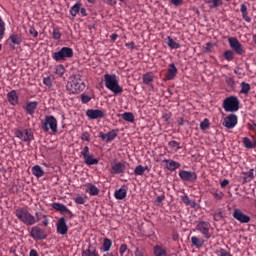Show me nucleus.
Returning a JSON list of instances; mask_svg holds the SVG:
<instances>
[{
	"instance_id": "f704fd0d",
	"label": "nucleus",
	"mask_w": 256,
	"mask_h": 256,
	"mask_svg": "<svg viewBox=\"0 0 256 256\" xmlns=\"http://www.w3.org/2000/svg\"><path fill=\"white\" fill-rule=\"evenodd\" d=\"M122 119L124 121H128V123H133L135 121V115L132 112H125L121 114Z\"/></svg>"
},
{
	"instance_id": "8fccbe9b",
	"label": "nucleus",
	"mask_w": 256,
	"mask_h": 256,
	"mask_svg": "<svg viewBox=\"0 0 256 256\" xmlns=\"http://www.w3.org/2000/svg\"><path fill=\"white\" fill-rule=\"evenodd\" d=\"M255 169H250L248 172H242V175L248 177L251 181L255 179V174H254Z\"/></svg>"
},
{
	"instance_id": "6ab92c4d",
	"label": "nucleus",
	"mask_w": 256,
	"mask_h": 256,
	"mask_svg": "<svg viewBox=\"0 0 256 256\" xmlns=\"http://www.w3.org/2000/svg\"><path fill=\"white\" fill-rule=\"evenodd\" d=\"M99 137L100 139H102V141H105V143H111V141H113L115 137H117V131L111 130L106 134L103 132H100Z\"/></svg>"
},
{
	"instance_id": "e2e57ef3",
	"label": "nucleus",
	"mask_w": 256,
	"mask_h": 256,
	"mask_svg": "<svg viewBox=\"0 0 256 256\" xmlns=\"http://www.w3.org/2000/svg\"><path fill=\"white\" fill-rule=\"evenodd\" d=\"M170 2L172 5H175V7H179L183 3V0H170Z\"/></svg>"
},
{
	"instance_id": "4be33fe9",
	"label": "nucleus",
	"mask_w": 256,
	"mask_h": 256,
	"mask_svg": "<svg viewBox=\"0 0 256 256\" xmlns=\"http://www.w3.org/2000/svg\"><path fill=\"white\" fill-rule=\"evenodd\" d=\"M7 99L10 105H17V103H19V95L17 94V91L11 90L8 92Z\"/></svg>"
},
{
	"instance_id": "ddd939ff",
	"label": "nucleus",
	"mask_w": 256,
	"mask_h": 256,
	"mask_svg": "<svg viewBox=\"0 0 256 256\" xmlns=\"http://www.w3.org/2000/svg\"><path fill=\"white\" fill-rule=\"evenodd\" d=\"M56 231L58 235H67L69 232V227L67 226V220H65V217H61L56 223Z\"/></svg>"
},
{
	"instance_id": "a19ab883",
	"label": "nucleus",
	"mask_w": 256,
	"mask_h": 256,
	"mask_svg": "<svg viewBox=\"0 0 256 256\" xmlns=\"http://www.w3.org/2000/svg\"><path fill=\"white\" fill-rule=\"evenodd\" d=\"M211 126V122L207 118H205L201 123H200V129L201 131H207L209 127Z\"/></svg>"
},
{
	"instance_id": "a211bd4d",
	"label": "nucleus",
	"mask_w": 256,
	"mask_h": 256,
	"mask_svg": "<svg viewBox=\"0 0 256 256\" xmlns=\"http://www.w3.org/2000/svg\"><path fill=\"white\" fill-rule=\"evenodd\" d=\"M37 107H39V102L37 101H29L26 103L24 110L26 111L27 115H35V111H37Z\"/></svg>"
},
{
	"instance_id": "79ce46f5",
	"label": "nucleus",
	"mask_w": 256,
	"mask_h": 256,
	"mask_svg": "<svg viewBox=\"0 0 256 256\" xmlns=\"http://www.w3.org/2000/svg\"><path fill=\"white\" fill-rule=\"evenodd\" d=\"M86 165H95L97 163V159L93 158L90 154L88 156H84Z\"/></svg>"
},
{
	"instance_id": "dca6fc26",
	"label": "nucleus",
	"mask_w": 256,
	"mask_h": 256,
	"mask_svg": "<svg viewBox=\"0 0 256 256\" xmlns=\"http://www.w3.org/2000/svg\"><path fill=\"white\" fill-rule=\"evenodd\" d=\"M233 217L239 223H249L251 221V217L243 213L240 209H234Z\"/></svg>"
},
{
	"instance_id": "37998d69",
	"label": "nucleus",
	"mask_w": 256,
	"mask_h": 256,
	"mask_svg": "<svg viewBox=\"0 0 256 256\" xmlns=\"http://www.w3.org/2000/svg\"><path fill=\"white\" fill-rule=\"evenodd\" d=\"M55 74L58 75L59 77H63V75H65V66L61 64L56 66Z\"/></svg>"
},
{
	"instance_id": "aec40b11",
	"label": "nucleus",
	"mask_w": 256,
	"mask_h": 256,
	"mask_svg": "<svg viewBox=\"0 0 256 256\" xmlns=\"http://www.w3.org/2000/svg\"><path fill=\"white\" fill-rule=\"evenodd\" d=\"M163 163L166 164L165 167L166 169H168V171H176V169H179L181 167V163L171 159H164Z\"/></svg>"
},
{
	"instance_id": "2f4dec72",
	"label": "nucleus",
	"mask_w": 256,
	"mask_h": 256,
	"mask_svg": "<svg viewBox=\"0 0 256 256\" xmlns=\"http://www.w3.org/2000/svg\"><path fill=\"white\" fill-rule=\"evenodd\" d=\"M85 192L89 193L90 195H97V186L93 185L92 183H87L85 185Z\"/></svg>"
},
{
	"instance_id": "ea45409f",
	"label": "nucleus",
	"mask_w": 256,
	"mask_h": 256,
	"mask_svg": "<svg viewBox=\"0 0 256 256\" xmlns=\"http://www.w3.org/2000/svg\"><path fill=\"white\" fill-rule=\"evenodd\" d=\"M243 145H244V147H246V149H253V147H256V142H255V144H253V142H251V139L244 137Z\"/></svg>"
},
{
	"instance_id": "473e14b6",
	"label": "nucleus",
	"mask_w": 256,
	"mask_h": 256,
	"mask_svg": "<svg viewBox=\"0 0 256 256\" xmlns=\"http://www.w3.org/2000/svg\"><path fill=\"white\" fill-rule=\"evenodd\" d=\"M167 45L168 47H170V49H180L181 48V44H179L178 42H175V40H173L171 38V36L167 37Z\"/></svg>"
},
{
	"instance_id": "0e129e2a",
	"label": "nucleus",
	"mask_w": 256,
	"mask_h": 256,
	"mask_svg": "<svg viewBox=\"0 0 256 256\" xmlns=\"http://www.w3.org/2000/svg\"><path fill=\"white\" fill-rule=\"evenodd\" d=\"M89 137L90 136H89L88 132H83L81 139H82V141H89Z\"/></svg>"
},
{
	"instance_id": "774afa93",
	"label": "nucleus",
	"mask_w": 256,
	"mask_h": 256,
	"mask_svg": "<svg viewBox=\"0 0 256 256\" xmlns=\"http://www.w3.org/2000/svg\"><path fill=\"white\" fill-rule=\"evenodd\" d=\"M135 256H145V254L142 252V250H140L139 248H136Z\"/></svg>"
},
{
	"instance_id": "bf43d9fd",
	"label": "nucleus",
	"mask_w": 256,
	"mask_h": 256,
	"mask_svg": "<svg viewBox=\"0 0 256 256\" xmlns=\"http://www.w3.org/2000/svg\"><path fill=\"white\" fill-rule=\"evenodd\" d=\"M234 73H235V75H238L239 77H243V75H245V74L243 73V68H236V69L234 70Z\"/></svg>"
},
{
	"instance_id": "9d476101",
	"label": "nucleus",
	"mask_w": 256,
	"mask_h": 256,
	"mask_svg": "<svg viewBox=\"0 0 256 256\" xmlns=\"http://www.w3.org/2000/svg\"><path fill=\"white\" fill-rule=\"evenodd\" d=\"M30 237L35 241H43L44 239H47V232L39 226H34L31 228Z\"/></svg>"
},
{
	"instance_id": "e433bc0d",
	"label": "nucleus",
	"mask_w": 256,
	"mask_h": 256,
	"mask_svg": "<svg viewBox=\"0 0 256 256\" xmlns=\"http://www.w3.org/2000/svg\"><path fill=\"white\" fill-rule=\"evenodd\" d=\"M212 196L214 197L215 201H222L223 197H225V194L223 193V191L217 189L212 192Z\"/></svg>"
},
{
	"instance_id": "9b49d317",
	"label": "nucleus",
	"mask_w": 256,
	"mask_h": 256,
	"mask_svg": "<svg viewBox=\"0 0 256 256\" xmlns=\"http://www.w3.org/2000/svg\"><path fill=\"white\" fill-rule=\"evenodd\" d=\"M180 179L186 181L187 183H195L197 181V173L188 170H180L178 172Z\"/></svg>"
},
{
	"instance_id": "de8ad7c7",
	"label": "nucleus",
	"mask_w": 256,
	"mask_h": 256,
	"mask_svg": "<svg viewBox=\"0 0 256 256\" xmlns=\"http://www.w3.org/2000/svg\"><path fill=\"white\" fill-rule=\"evenodd\" d=\"M75 203H77V205H85V203H87V196H77Z\"/></svg>"
},
{
	"instance_id": "69168bd1",
	"label": "nucleus",
	"mask_w": 256,
	"mask_h": 256,
	"mask_svg": "<svg viewBox=\"0 0 256 256\" xmlns=\"http://www.w3.org/2000/svg\"><path fill=\"white\" fill-rule=\"evenodd\" d=\"M82 256H97L94 252H91V250H87L83 252Z\"/></svg>"
},
{
	"instance_id": "a878e982",
	"label": "nucleus",
	"mask_w": 256,
	"mask_h": 256,
	"mask_svg": "<svg viewBox=\"0 0 256 256\" xmlns=\"http://www.w3.org/2000/svg\"><path fill=\"white\" fill-rule=\"evenodd\" d=\"M240 11L242 13V18L244 19V21H246V23H251V17H249V11L247 9V5L241 4Z\"/></svg>"
},
{
	"instance_id": "864d4df0",
	"label": "nucleus",
	"mask_w": 256,
	"mask_h": 256,
	"mask_svg": "<svg viewBox=\"0 0 256 256\" xmlns=\"http://www.w3.org/2000/svg\"><path fill=\"white\" fill-rule=\"evenodd\" d=\"M81 101H82V103H89V101H91V96H89L87 94H82Z\"/></svg>"
},
{
	"instance_id": "cd10ccee",
	"label": "nucleus",
	"mask_w": 256,
	"mask_h": 256,
	"mask_svg": "<svg viewBox=\"0 0 256 256\" xmlns=\"http://www.w3.org/2000/svg\"><path fill=\"white\" fill-rule=\"evenodd\" d=\"M111 245H113V241L109 238H104L100 251H102V253H107V251H110Z\"/></svg>"
},
{
	"instance_id": "7ed1b4c3",
	"label": "nucleus",
	"mask_w": 256,
	"mask_h": 256,
	"mask_svg": "<svg viewBox=\"0 0 256 256\" xmlns=\"http://www.w3.org/2000/svg\"><path fill=\"white\" fill-rule=\"evenodd\" d=\"M104 82L106 89H109L114 95H121L123 93V87L119 85V80H117V75L115 74H105Z\"/></svg>"
},
{
	"instance_id": "20e7f679",
	"label": "nucleus",
	"mask_w": 256,
	"mask_h": 256,
	"mask_svg": "<svg viewBox=\"0 0 256 256\" xmlns=\"http://www.w3.org/2000/svg\"><path fill=\"white\" fill-rule=\"evenodd\" d=\"M73 55V48L64 46L59 51L52 53V59H54L56 63H61V61L72 59Z\"/></svg>"
},
{
	"instance_id": "1a4fd4ad",
	"label": "nucleus",
	"mask_w": 256,
	"mask_h": 256,
	"mask_svg": "<svg viewBox=\"0 0 256 256\" xmlns=\"http://www.w3.org/2000/svg\"><path fill=\"white\" fill-rule=\"evenodd\" d=\"M211 229V223L207 221H198L196 224V231H199L205 239H209L211 237V233L209 232Z\"/></svg>"
},
{
	"instance_id": "4468645a",
	"label": "nucleus",
	"mask_w": 256,
	"mask_h": 256,
	"mask_svg": "<svg viewBox=\"0 0 256 256\" xmlns=\"http://www.w3.org/2000/svg\"><path fill=\"white\" fill-rule=\"evenodd\" d=\"M222 125L226 127V129H234V127L237 126V115L229 114L224 118Z\"/></svg>"
},
{
	"instance_id": "5fc2aeb1",
	"label": "nucleus",
	"mask_w": 256,
	"mask_h": 256,
	"mask_svg": "<svg viewBox=\"0 0 256 256\" xmlns=\"http://www.w3.org/2000/svg\"><path fill=\"white\" fill-rule=\"evenodd\" d=\"M105 115H107L105 110H97V119H103L105 118Z\"/></svg>"
},
{
	"instance_id": "09e8293b",
	"label": "nucleus",
	"mask_w": 256,
	"mask_h": 256,
	"mask_svg": "<svg viewBox=\"0 0 256 256\" xmlns=\"http://www.w3.org/2000/svg\"><path fill=\"white\" fill-rule=\"evenodd\" d=\"M53 39H56V41H59L61 39V30L59 28H54L52 32Z\"/></svg>"
},
{
	"instance_id": "3c124183",
	"label": "nucleus",
	"mask_w": 256,
	"mask_h": 256,
	"mask_svg": "<svg viewBox=\"0 0 256 256\" xmlns=\"http://www.w3.org/2000/svg\"><path fill=\"white\" fill-rule=\"evenodd\" d=\"M86 115L89 119H97V110H87Z\"/></svg>"
},
{
	"instance_id": "bb28decb",
	"label": "nucleus",
	"mask_w": 256,
	"mask_h": 256,
	"mask_svg": "<svg viewBox=\"0 0 256 256\" xmlns=\"http://www.w3.org/2000/svg\"><path fill=\"white\" fill-rule=\"evenodd\" d=\"M153 251L155 256H167V248L161 245L154 246Z\"/></svg>"
},
{
	"instance_id": "4d7b16f0",
	"label": "nucleus",
	"mask_w": 256,
	"mask_h": 256,
	"mask_svg": "<svg viewBox=\"0 0 256 256\" xmlns=\"http://www.w3.org/2000/svg\"><path fill=\"white\" fill-rule=\"evenodd\" d=\"M127 251V244H122L119 248V253L121 256L125 255V252Z\"/></svg>"
},
{
	"instance_id": "423d86ee",
	"label": "nucleus",
	"mask_w": 256,
	"mask_h": 256,
	"mask_svg": "<svg viewBox=\"0 0 256 256\" xmlns=\"http://www.w3.org/2000/svg\"><path fill=\"white\" fill-rule=\"evenodd\" d=\"M41 125L45 133H48V131L57 133V118H55V116H45L44 120L41 122Z\"/></svg>"
},
{
	"instance_id": "a18cd8bd",
	"label": "nucleus",
	"mask_w": 256,
	"mask_h": 256,
	"mask_svg": "<svg viewBox=\"0 0 256 256\" xmlns=\"http://www.w3.org/2000/svg\"><path fill=\"white\" fill-rule=\"evenodd\" d=\"M134 174L138 176H142L145 174V168L142 165H138L134 169Z\"/></svg>"
},
{
	"instance_id": "58836bf2",
	"label": "nucleus",
	"mask_w": 256,
	"mask_h": 256,
	"mask_svg": "<svg viewBox=\"0 0 256 256\" xmlns=\"http://www.w3.org/2000/svg\"><path fill=\"white\" fill-rule=\"evenodd\" d=\"M180 199L182 202L185 203V205H190V207H195V201H191L188 195H182L180 196Z\"/></svg>"
},
{
	"instance_id": "0eeeda50",
	"label": "nucleus",
	"mask_w": 256,
	"mask_h": 256,
	"mask_svg": "<svg viewBox=\"0 0 256 256\" xmlns=\"http://www.w3.org/2000/svg\"><path fill=\"white\" fill-rule=\"evenodd\" d=\"M127 169H129V163L126 161L114 162L111 164L110 173L112 175H125Z\"/></svg>"
},
{
	"instance_id": "052dcab7",
	"label": "nucleus",
	"mask_w": 256,
	"mask_h": 256,
	"mask_svg": "<svg viewBox=\"0 0 256 256\" xmlns=\"http://www.w3.org/2000/svg\"><path fill=\"white\" fill-rule=\"evenodd\" d=\"M29 33H30L34 38H37L38 35H39V32H37V31L35 30V28H33V27H31V28L29 29Z\"/></svg>"
},
{
	"instance_id": "6e6552de",
	"label": "nucleus",
	"mask_w": 256,
	"mask_h": 256,
	"mask_svg": "<svg viewBox=\"0 0 256 256\" xmlns=\"http://www.w3.org/2000/svg\"><path fill=\"white\" fill-rule=\"evenodd\" d=\"M228 43L230 45V48L236 55H245V48H243V45L236 37H229Z\"/></svg>"
},
{
	"instance_id": "2eb2a0df",
	"label": "nucleus",
	"mask_w": 256,
	"mask_h": 256,
	"mask_svg": "<svg viewBox=\"0 0 256 256\" xmlns=\"http://www.w3.org/2000/svg\"><path fill=\"white\" fill-rule=\"evenodd\" d=\"M7 42L9 43L10 49H15L16 46H19L21 43H23V36L21 34H11Z\"/></svg>"
},
{
	"instance_id": "49530a36",
	"label": "nucleus",
	"mask_w": 256,
	"mask_h": 256,
	"mask_svg": "<svg viewBox=\"0 0 256 256\" xmlns=\"http://www.w3.org/2000/svg\"><path fill=\"white\" fill-rule=\"evenodd\" d=\"M216 255L217 256H233V254H231V252L225 250L224 248H220L216 251Z\"/></svg>"
},
{
	"instance_id": "f257e3e1",
	"label": "nucleus",
	"mask_w": 256,
	"mask_h": 256,
	"mask_svg": "<svg viewBox=\"0 0 256 256\" xmlns=\"http://www.w3.org/2000/svg\"><path fill=\"white\" fill-rule=\"evenodd\" d=\"M85 87V81L81 79V75H72L66 84V91L69 95H77L83 93Z\"/></svg>"
},
{
	"instance_id": "c9c22d12",
	"label": "nucleus",
	"mask_w": 256,
	"mask_h": 256,
	"mask_svg": "<svg viewBox=\"0 0 256 256\" xmlns=\"http://www.w3.org/2000/svg\"><path fill=\"white\" fill-rule=\"evenodd\" d=\"M79 11H81V3H76L70 8V15H72V17H77Z\"/></svg>"
},
{
	"instance_id": "c03bdc74",
	"label": "nucleus",
	"mask_w": 256,
	"mask_h": 256,
	"mask_svg": "<svg viewBox=\"0 0 256 256\" xmlns=\"http://www.w3.org/2000/svg\"><path fill=\"white\" fill-rule=\"evenodd\" d=\"M5 37V21L0 16V41Z\"/></svg>"
},
{
	"instance_id": "338daca9",
	"label": "nucleus",
	"mask_w": 256,
	"mask_h": 256,
	"mask_svg": "<svg viewBox=\"0 0 256 256\" xmlns=\"http://www.w3.org/2000/svg\"><path fill=\"white\" fill-rule=\"evenodd\" d=\"M249 131H256V123L252 122L251 124H248Z\"/></svg>"
},
{
	"instance_id": "13d9d810",
	"label": "nucleus",
	"mask_w": 256,
	"mask_h": 256,
	"mask_svg": "<svg viewBox=\"0 0 256 256\" xmlns=\"http://www.w3.org/2000/svg\"><path fill=\"white\" fill-rule=\"evenodd\" d=\"M43 83L44 85H46L47 87H51L53 84L51 83V78L50 77H46L43 79Z\"/></svg>"
},
{
	"instance_id": "72a5a7b5",
	"label": "nucleus",
	"mask_w": 256,
	"mask_h": 256,
	"mask_svg": "<svg viewBox=\"0 0 256 256\" xmlns=\"http://www.w3.org/2000/svg\"><path fill=\"white\" fill-rule=\"evenodd\" d=\"M241 90L240 93L243 95H249V91H251V84L247 82H241Z\"/></svg>"
},
{
	"instance_id": "39448f33",
	"label": "nucleus",
	"mask_w": 256,
	"mask_h": 256,
	"mask_svg": "<svg viewBox=\"0 0 256 256\" xmlns=\"http://www.w3.org/2000/svg\"><path fill=\"white\" fill-rule=\"evenodd\" d=\"M222 107L226 113H235L239 111V98L236 96L227 97L223 101Z\"/></svg>"
},
{
	"instance_id": "c756f323",
	"label": "nucleus",
	"mask_w": 256,
	"mask_h": 256,
	"mask_svg": "<svg viewBox=\"0 0 256 256\" xmlns=\"http://www.w3.org/2000/svg\"><path fill=\"white\" fill-rule=\"evenodd\" d=\"M168 147L171 151H173L174 153H177V151L181 149V143L175 140H171L170 142H168Z\"/></svg>"
},
{
	"instance_id": "f8f14e48",
	"label": "nucleus",
	"mask_w": 256,
	"mask_h": 256,
	"mask_svg": "<svg viewBox=\"0 0 256 256\" xmlns=\"http://www.w3.org/2000/svg\"><path fill=\"white\" fill-rule=\"evenodd\" d=\"M15 135L18 139H21V141L28 143L33 141V131H31V129H25L23 131L16 130Z\"/></svg>"
},
{
	"instance_id": "4c0bfd02",
	"label": "nucleus",
	"mask_w": 256,
	"mask_h": 256,
	"mask_svg": "<svg viewBox=\"0 0 256 256\" xmlns=\"http://www.w3.org/2000/svg\"><path fill=\"white\" fill-rule=\"evenodd\" d=\"M223 57L226 61H233V59H235V52L233 50H226L223 53Z\"/></svg>"
},
{
	"instance_id": "5701e85b",
	"label": "nucleus",
	"mask_w": 256,
	"mask_h": 256,
	"mask_svg": "<svg viewBox=\"0 0 256 256\" xmlns=\"http://www.w3.org/2000/svg\"><path fill=\"white\" fill-rule=\"evenodd\" d=\"M51 207H53L56 211H60V213H68V215H71V210L65 206V204L61 203H52Z\"/></svg>"
},
{
	"instance_id": "393cba45",
	"label": "nucleus",
	"mask_w": 256,
	"mask_h": 256,
	"mask_svg": "<svg viewBox=\"0 0 256 256\" xmlns=\"http://www.w3.org/2000/svg\"><path fill=\"white\" fill-rule=\"evenodd\" d=\"M32 175H34V177H37V179H41V177L45 175V170H43L41 166L35 165L32 167Z\"/></svg>"
},
{
	"instance_id": "603ef678",
	"label": "nucleus",
	"mask_w": 256,
	"mask_h": 256,
	"mask_svg": "<svg viewBox=\"0 0 256 256\" xmlns=\"http://www.w3.org/2000/svg\"><path fill=\"white\" fill-rule=\"evenodd\" d=\"M214 221H221L223 219V212L218 211L213 214Z\"/></svg>"
},
{
	"instance_id": "6e6d98bb",
	"label": "nucleus",
	"mask_w": 256,
	"mask_h": 256,
	"mask_svg": "<svg viewBox=\"0 0 256 256\" xmlns=\"http://www.w3.org/2000/svg\"><path fill=\"white\" fill-rule=\"evenodd\" d=\"M226 83L228 87H234L235 86V80L232 77L226 78Z\"/></svg>"
},
{
	"instance_id": "680f3d73",
	"label": "nucleus",
	"mask_w": 256,
	"mask_h": 256,
	"mask_svg": "<svg viewBox=\"0 0 256 256\" xmlns=\"http://www.w3.org/2000/svg\"><path fill=\"white\" fill-rule=\"evenodd\" d=\"M82 155H83V157H87V156L91 155V154L89 153V146H85V147L83 148Z\"/></svg>"
},
{
	"instance_id": "7c9ffc66",
	"label": "nucleus",
	"mask_w": 256,
	"mask_h": 256,
	"mask_svg": "<svg viewBox=\"0 0 256 256\" xmlns=\"http://www.w3.org/2000/svg\"><path fill=\"white\" fill-rule=\"evenodd\" d=\"M206 3L209 5L210 9H217V7L223 5V0H206Z\"/></svg>"
},
{
	"instance_id": "f3484780",
	"label": "nucleus",
	"mask_w": 256,
	"mask_h": 256,
	"mask_svg": "<svg viewBox=\"0 0 256 256\" xmlns=\"http://www.w3.org/2000/svg\"><path fill=\"white\" fill-rule=\"evenodd\" d=\"M177 73H178V70H177V66H175V63L169 64L164 80L173 81V79L177 77Z\"/></svg>"
},
{
	"instance_id": "f03ea898",
	"label": "nucleus",
	"mask_w": 256,
	"mask_h": 256,
	"mask_svg": "<svg viewBox=\"0 0 256 256\" xmlns=\"http://www.w3.org/2000/svg\"><path fill=\"white\" fill-rule=\"evenodd\" d=\"M39 215V212L35 213V216L37 217L36 219L35 216H33V214H31L30 211L25 208H18L15 211V216L17 217V219H19V221H21L22 223H24V225H27L28 227L35 225L37 221L41 220V218H39Z\"/></svg>"
},
{
	"instance_id": "c85d7f7f",
	"label": "nucleus",
	"mask_w": 256,
	"mask_h": 256,
	"mask_svg": "<svg viewBox=\"0 0 256 256\" xmlns=\"http://www.w3.org/2000/svg\"><path fill=\"white\" fill-rule=\"evenodd\" d=\"M154 79H155V76L153 75V72H148L142 76V81L144 85H151Z\"/></svg>"
},
{
	"instance_id": "b1692460",
	"label": "nucleus",
	"mask_w": 256,
	"mask_h": 256,
	"mask_svg": "<svg viewBox=\"0 0 256 256\" xmlns=\"http://www.w3.org/2000/svg\"><path fill=\"white\" fill-rule=\"evenodd\" d=\"M191 243L193 247H196V249H201L203 245H205V240L203 238H199L197 236L191 237Z\"/></svg>"
},
{
	"instance_id": "412c9836",
	"label": "nucleus",
	"mask_w": 256,
	"mask_h": 256,
	"mask_svg": "<svg viewBox=\"0 0 256 256\" xmlns=\"http://www.w3.org/2000/svg\"><path fill=\"white\" fill-rule=\"evenodd\" d=\"M127 191H128L127 186L122 185L120 189L115 191L114 193L115 199H118L119 201H123V199L127 197Z\"/></svg>"
}]
</instances>
